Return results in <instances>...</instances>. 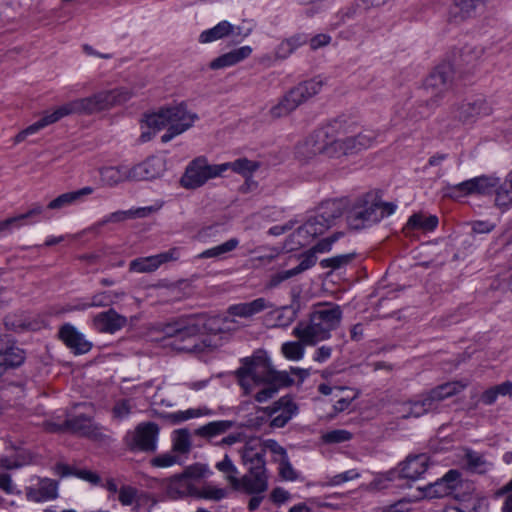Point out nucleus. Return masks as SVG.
<instances>
[{
  "instance_id": "1",
  "label": "nucleus",
  "mask_w": 512,
  "mask_h": 512,
  "mask_svg": "<svg viewBox=\"0 0 512 512\" xmlns=\"http://www.w3.org/2000/svg\"><path fill=\"white\" fill-rule=\"evenodd\" d=\"M232 322L227 317H210L189 315L179 317L171 322L160 324L155 329L165 338L173 339L171 345L180 352L201 353L209 344L206 339H200L204 333H220L229 329L227 324Z\"/></svg>"
},
{
  "instance_id": "2",
  "label": "nucleus",
  "mask_w": 512,
  "mask_h": 512,
  "mask_svg": "<svg viewBox=\"0 0 512 512\" xmlns=\"http://www.w3.org/2000/svg\"><path fill=\"white\" fill-rule=\"evenodd\" d=\"M135 94L132 88L121 87L100 91L88 97L72 100L56 108L53 112L45 113L43 117L32 124L31 130L38 132L65 116L73 114L91 115L109 110L115 106L126 103L135 96Z\"/></svg>"
},
{
  "instance_id": "3",
  "label": "nucleus",
  "mask_w": 512,
  "mask_h": 512,
  "mask_svg": "<svg viewBox=\"0 0 512 512\" xmlns=\"http://www.w3.org/2000/svg\"><path fill=\"white\" fill-rule=\"evenodd\" d=\"M135 94L132 88L121 87L100 91L88 97L72 100L56 108L53 112L45 113L43 117L32 124L31 130L38 132L65 116L73 114L91 115L109 110L115 106L126 103L135 96Z\"/></svg>"
},
{
  "instance_id": "4",
  "label": "nucleus",
  "mask_w": 512,
  "mask_h": 512,
  "mask_svg": "<svg viewBox=\"0 0 512 512\" xmlns=\"http://www.w3.org/2000/svg\"><path fill=\"white\" fill-rule=\"evenodd\" d=\"M342 316L339 305L331 302L316 303L309 314V320L300 321L292 334L307 345H316L331 337V332L340 326Z\"/></svg>"
},
{
  "instance_id": "5",
  "label": "nucleus",
  "mask_w": 512,
  "mask_h": 512,
  "mask_svg": "<svg viewBox=\"0 0 512 512\" xmlns=\"http://www.w3.org/2000/svg\"><path fill=\"white\" fill-rule=\"evenodd\" d=\"M197 119L198 116L187 111L183 104L161 109L146 116L145 123L153 131L142 132L140 140L141 142H148L154 137L156 131L167 128L166 133L161 136V141L167 143L192 127Z\"/></svg>"
},
{
  "instance_id": "6",
  "label": "nucleus",
  "mask_w": 512,
  "mask_h": 512,
  "mask_svg": "<svg viewBox=\"0 0 512 512\" xmlns=\"http://www.w3.org/2000/svg\"><path fill=\"white\" fill-rule=\"evenodd\" d=\"M353 123L341 116L330 121L321 130L309 135L303 143L297 147V154L300 158L309 160L317 155L323 154L328 158H334L333 138L343 136L352 132Z\"/></svg>"
},
{
  "instance_id": "7",
  "label": "nucleus",
  "mask_w": 512,
  "mask_h": 512,
  "mask_svg": "<svg viewBox=\"0 0 512 512\" xmlns=\"http://www.w3.org/2000/svg\"><path fill=\"white\" fill-rule=\"evenodd\" d=\"M395 209V204L383 202L376 193L369 192L357 199L349 210L347 223L351 229H363L390 216Z\"/></svg>"
},
{
  "instance_id": "8",
  "label": "nucleus",
  "mask_w": 512,
  "mask_h": 512,
  "mask_svg": "<svg viewBox=\"0 0 512 512\" xmlns=\"http://www.w3.org/2000/svg\"><path fill=\"white\" fill-rule=\"evenodd\" d=\"M239 383L248 394L254 385L261 383H275L276 385H291L293 380L286 372L274 370L269 361L262 357L246 360L244 365L237 370Z\"/></svg>"
},
{
  "instance_id": "9",
  "label": "nucleus",
  "mask_w": 512,
  "mask_h": 512,
  "mask_svg": "<svg viewBox=\"0 0 512 512\" xmlns=\"http://www.w3.org/2000/svg\"><path fill=\"white\" fill-rule=\"evenodd\" d=\"M242 462L248 467L243 476L244 491L248 494H260L267 490V475L264 449L259 444L249 441L241 451Z\"/></svg>"
},
{
  "instance_id": "10",
  "label": "nucleus",
  "mask_w": 512,
  "mask_h": 512,
  "mask_svg": "<svg viewBox=\"0 0 512 512\" xmlns=\"http://www.w3.org/2000/svg\"><path fill=\"white\" fill-rule=\"evenodd\" d=\"M323 83L317 79L303 81L288 90L276 104L268 111L271 119L276 120L287 117L300 105L317 95L322 89Z\"/></svg>"
},
{
  "instance_id": "11",
  "label": "nucleus",
  "mask_w": 512,
  "mask_h": 512,
  "mask_svg": "<svg viewBox=\"0 0 512 512\" xmlns=\"http://www.w3.org/2000/svg\"><path fill=\"white\" fill-rule=\"evenodd\" d=\"M454 79V66L451 63H442L427 77L424 90L430 96L426 105L435 108L440 104L444 95L450 90Z\"/></svg>"
},
{
  "instance_id": "12",
  "label": "nucleus",
  "mask_w": 512,
  "mask_h": 512,
  "mask_svg": "<svg viewBox=\"0 0 512 512\" xmlns=\"http://www.w3.org/2000/svg\"><path fill=\"white\" fill-rule=\"evenodd\" d=\"M159 431L155 422H142L125 434L123 442L131 452L153 453L157 448Z\"/></svg>"
},
{
  "instance_id": "13",
  "label": "nucleus",
  "mask_w": 512,
  "mask_h": 512,
  "mask_svg": "<svg viewBox=\"0 0 512 512\" xmlns=\"http://www.w3.org/2000/svg\"><path fill=\"white\" fill-rule=\"evenodd\" d=\"M226 171L225 165H210L206 158L195 159L186 168L181 184L188 189H195L204 185L209 179L220 176Z\"/></svg>"
},
{
  "instance_id": "14",
  "label": "nucleus",
  "mask_w": 512,
  "mask_h": 512,
  "mask_svg": "<svg viewBox=\"0 0 512 512\" xmlns=\"http://www.w3.org/2000/svg\"><path fill=\"white\" fill-rule=\"evenodd\" d=\"M378 133L372 130H364L354 136L333 138L334 158L350 156L370 148L376 141Z\"/></svg>"
},
{
  "instance_id": "15",
  "label": "nucleus",
  "mask_w": 512,
  "mask_h": 512,
  "mask_svg": "<svg viewBox=\"0 0 512 512\" xmlns=\"http://www.w3.org/2000/svg\"><path fill=\"white\" fill-rule=\"evenodd\" d=\"M342 215L339 205L335 202L321 206L320 212L310 217L299 229L300 234L317 237L327 231L334 221Z\"/></svg>"
},
{
  "instance_id": "16",
  "label": "nucleus",
  "mask_w": 512,
  "mask_h": 512,
  "mask_svg": "<svg viewBox=\"0 0 512 512\" xmlns=\"http://www.w3.org/2000/svg\"><path fill=\"white\" fill-rule=\"evenodd\" d=\"M58 481L50 478L33 477L24 488L28 501L42 503L55 500L58 497Z\"/></svg>"
},
{
  "instance_id": "17",
  "label": "nucleus",
  "mask_w": 512,
  "mask_h": 512,
  "mask_svg": "<svg viewBox=\"0 0 512 512\" xmlns=\"http://www.w3.org/2000/svg\"><path fill=\"white\" fill-rule=\"evenodd\" d=\"M485 0H452L447 14L451 24H462L478 16L483 10Z\"/></svg>"
},
{
  "instance_id": "18",
  "label": "nucleus",
  "mask_w": 512,
  "mask_h": 512,
  "mask_svg": "<svg viewBox=\"0 0 512 512\" xmlns=\"http://www.w3.org/2000/svg\"><path fill=\"white\" fill-rule=\"evenodd\" d=\"M460 484L461 473L451 469L443 477L427 484L422 491L425 497L440 498L452 494Z\"/></svg>"
},
{
  "instance_id": "19",
  "label": "nucleus",
  "mask_w": 512,
  "mask_h": 512,
  "mask_svg": "<svg viewBox=\"0 0 512 512\" xmlns=\"http://www.w3.org/2000/svg\"><path fill=\"white\" fill-rule=\"evenodd\" d=\"M297 410V405L287 396L281 397L271 406L263 408L265 414L273 417L270 422V426L273 428L284 427L297 413Z\"/></svg>"
},
{
  "instance_id": "20",
  "label": "nucleus",
  "mask_w": 512,
  "mask_h": 512,
  "mask_svg": "<svg viewBox=\"0 0 512 512\" xmlns=\"http://www.w3.org/2000/svg\"><path fill=\"white\" fill-rule=\"evenodd\" d=\"M180 252V248L173 247L157 255L137 258L130 262L129 270L137 273L153 272L163 263L177 261L180 258Z\"/></svg>"
},
{
  "instance_id": "21",
  "label": "nucleus",
  "mask_w": 512,
  "mask_h": 512,
  "mask_svg": "<svg viewBox=\"0 0 512 512\" xmlns=\"http://www.w3.org/2000/svg\"><path fill=\"white\" fill-rule=\"evenodd\" d=\"M498 179L490 176H479L450 187V196H466L471 194H486L496 187Z\"/></svg>"
},
{
  "instance_id": "22",
  "label": "nucleus",
  "mask_w": 512,
  "mask_h": 512,
  "mask_svg": "<svg viewBox=\"0 0 512 512\" xmlns=\"http://www.w3.org/2000/svg\"><path fill=\"white\" fill-rule=\"evenodd\" d=\"M491 112V106L482 97L464 101L457 105L453 111L454 117L463 123L473 122L479 117L490 115Z\"/></svg>"
},
{
  "instance_id": "23",
  "label": "nucleus",
  "mask_w": 512,
  "mask_h": 512,
  "mask_svg": "<svg viewBox=\"0 0 512 512\" xmlns=\"http://www.w3.org/2000/svg\"><path fill=\"white\" fill-rule=\"evenodd\" d=\"M58 334L59 338L74 354H86L92 348V343L86 340L85 336L69 323L61 326Z\"/></svg>"
},
{
  "instance_id": "24",
  "label": "nucleus",
  "mask_w": 512,
  "mask_h": 512,
  "mask_svg": "<svg viewBox=\"0 0 512 512\" xmlns=\"http://www.w3.org/2000/svg\"><path fill=\"white\" fill-rule=\"evenodd\" d=\"M64 425L74 433L101 441L105 438L102 428L93 423L91 418L85 415H78L65 420Z\"/></svg>"
},
{
  "instance_id": "25",
  "label": "nucleus",
  "mask_w": 512,
  "mask_h": 512,
  "mask_svg": "<svg viewBox=\"0 0 512 512\" xmlns=\"http://www.w3.org/2000/svg\"><path fill=\"white\" fill-rule=\"evenodd\" d=\"M127 323V318L112 308L98 313L93 318L94 328L101 333L113 334L124 328Z\"/></svg>"
},
{
  "instance_id": "26",
  "label": "nucleus",
  "mask_w": 512,
  "mask_h": 512,
  "mask_svg": "<svg viewBox=\"0 0 512 512\" xmlns=\"http://www.w3.org/2000/svg\"><path fill=\"white\" fill-rule=\"evenodd\" d=\"M165 171V162L159 157H149L142 163L131 167L132 180H152L159 177Z\"/></svg>"
},
{
  "instance_id": "27",
  "label": "nucleus",
  "mask_w": 512,
  "mask_h": 512,
  "mask_svg": "<svg viewBox=\"0 0 512 512\" xmlns=\"http://www.w3.org/2000/svg\"><path fill=\"white\" fill-rule=\"evenodd\" d=\"M250 29L243 31L241 27L233 26L228 21H221L213 28L203 31L199 36L200 43H210L216 40L223 39L229 35L247 37L250 34Z\"/></svg>"
},
{
  "instance_id": "28",
  "label": "nucleus",
  "mask_w": 512,
  "mask_h": 512,
  "mask_svg": "<svg viewBox=\"0 0 512 512\" xmlns=\"http://www.w3.org/2000/svg\"><path fill=\"white\" fill-rule=\"evenodd\" d=\"M197 484L186 478L183 473L167 479L166 493L171 499L195 497Z\"/></svg>"
},
{
  "instance_id": "29",
  "label": "nucleus",
  "mask_w": 512,
  "mask_h": 512,
  "mask_svg": "<svg viewBox=\"0 0 512 512\" xmlns=\"http://www.w3.org/2000/svg\"><path fill=\"white\" fill-rule=\"evenodd\" d=\"M429 457L419 454L408 457L400 464V474L403 478L417 480L428 470Z\"/></svg>"
},
{
  "instance_id": "30",
  "label": "nucleus",
  "mask_w": 512,
  "mask_h": 512,
  "mask_svg": "<svg viewBox=\"0 0 512 512\" xmlns=\"http://www.w3.org/2000/svg\"><path fill=\"white\" fill-rule=\"evenodd\" d=\"M484 49L475 45H464L455 58V65L458 69L469 72L482 58Z\"/></svg>"
},
{
  "instance_id": "31",
  "label": "nucleus",
  "mask_w": 512,
  "mask_h": 512,
  "mask_svg": "<svg viewBox=\"0 0 512 512\" xmlns=\"http://www.w3.org/2000/svg\"><path fill=\"white\" fill-rule=\"evenodd\" d=\"M272 306L265 298H257L251 302L231 305L228 308V314L248 318Z\"/></svg>"
},
{
  "instance_id": "32",
  "label": "nucleus",
  "mask_w": 512,
  "mask_h": 512,
  "mask_svg": "<svg viewBox=\"0 0 512 512\" xmlns=\"http://www.w3.org/2000/svg\"><path fill=\"white\" fill-rule=\"evenodd\" d=\"M251 53V47L243 46L215 58L210 62L209 67L213 70L230 67L248 58Z\"/></svg>"
},
{
  "instance_id": "33",
  "label": "nucleus",
  "mask_w": 512,
  "mask_h": 512,
  "mask_svg": "<svg viewBox=\"0 0 512 512\" xmlns=\"http://www.w3.org/2000/svg\"><path fill=\"white\" fill-rule=\"evenodd\" d=\"M154 211L155 209L152 206L139 207L126 211H116L105 216L101 221L97 223V226L101 227L108 223H120L128 219L145 218L152 214Z\"/></svg>"
},
{
  "instance_id": "34",
  "label": "nucleus",
  "mask_w": 512,
  "mask_h": 512,
  "mask_svg": "<svg viewBox=\"0 0 512 512\" xmlns=\"http://www.w3.org/2000/svg\"><path fill=\"white\" fill-rule=\"evenodd\" d=\"M131 176V167L125 165L110 166L100 170L101 181L109 187L116 186L124 181H133Z\"/></svg>"
},
{
  "instance_id": "35",
  "label": "nucleus",
  "mask_w": 512,
  "mask_h": 512,
  "mask_svg": "<svg viewBox=\"0 0 512 512\" xmlns=\"http://www.w3.org/2000/svg\"><path fill=\"white\" fill-rule=\"evenodd\" d=\"M215 468L224 475L225 480L234 490H244L243 477L238 478V469L233 464L229 455L215 464Z\"/></svg>"
},
{
  "instance_id": "36",
  "label": "nucleus",
  "mask_w": 512,
  "mask_h": 512,
  "mask_svg": "<svg viewBox=\"0 0 512 512\" xmlns=\"http://www.w3.org/2000/svg\"><path fill=\"white\" fill-rule=\"evenodd\" d=\"M92 192V187H84L77 191L63 193L50 201L47 208L51 210H60L80 201L84 196L90 195Z\"/></svg>"
},
{
  "instance_id": "37",
  "label": "nucleus",
  "mask_w": 512,
  "mask_h": 512,
  "mask_svg": "<svg viewBox=\"0 0 512 512\" xmlns=\"http://www.w3.org/2000/svg\"><path fill=\"white\" fill-rule=\"evenodd\" d=\"M233 427V422L228 420H218L207 423L206 425L200 426L194 431L196 436L211 440L217 436L226 433Z\"/></svg>"
},
{
  "instance_id": "38",
  "label": "nucleus",
  "mask_w": 512,
  "mask_h": 512,
  "mask_svg": "<svg viewBox=\"0 0 512 512\" xmlns=\"http://www.w3.org/2000/svg\"><path fill=\"white\" fill-rule=\"evenodd\" d=\"M438 225V218L434 215L425 216L421 213H415L409 217L405 230L409 233L413 230H422L424 232L433 231Z\"/></svg>"
},
{
  "instance_id": "39",
  "label": "nucleus",
  "mask_w": 512,
  "mask_h": 512,
  "mask_svg": "<svg viewBox=\"0 0 512 512\" xmlns=\"http://www.w3.org/2000/svg\"><path fill=\"white\" fill-rule=\"evenodd\" d=\"M44 211V208L40 204H33L31 208L23 214H19L17 216L5 219L0 221V232L9 230L12 226H21L24 224L25 220H30L35 217L40 216Z\"/></svg>"
},
{
  "instance_id": "40",
  "label": "nucleus",
  "mask_w": 512,
  "mask_h": 512,
  "mask_svg": "<svg viewBox=\"0 0 512 512\" xmlns=\"http://www.w3.org/2000/svg\"><path fill=\"white\" fill-rule=\"evenodd\" d=\"M465 467L470 472L484 474L489 469L490 463L478 452L471 449H466L463 456Z\"/></svg>"
},
{
  "instance_id": "41",
  "label": "nucleus",
  "mask_w": 512,
  "mask_h": 512,
  "mask_svg": "<svg viewBox=\"0 0 512 512\" xmlns=\"http://www.w3.org/2000/svg\"><path fill=\"white\" fill-rule=\"evenodd\" d=\"M466 386L467 383L465 382L453 381L438 385L430 391L432 392V395L436 397V400H438L440 403L441 401L458 394L464 390Z\"/></svg>"
},
{
  "instance_id": "42",
  "label": "nucleus",
  "mask_w": 512,
  "mask_h": 512,
  "mask_svg": "<svg viewBox=\"0 0 512 512\" xmlns=\"http://www.w3.org/2000/svg\"><path fill=\"white\" fill-rule=\"evenodd\" d=\"M307 42V37L301 34L294 35L290 38L283 40L277 47L275 55L279 59H286L298 47Z\"/></svg>"
},
{
  "instance_id": "43",
  "label": "nucleus",
  "mask_w": 512,
  "mask_h": 512,
  "mask_svg": "<svg viewBox=\"0 0 512 512\" xmlns=\"http://www.w3.org/2000/svg\"><path fill=\"white\" fill-rule=\"evenodd\" d=\"M239 245V240L237 238H231L226 242L207 249L198 255V258L206 259V258H217L223 259L225 254L232 252Z\"/></svg>"
},
{
  "instance_id": "44",
  "label": "nucleus",
  "mask_w": 512,
  "mask_h": 512,
  "mask_svg": "<svg viewBox=\"0 0 512 512\" xmlns=\"http://www.w3.org/2000/svg\"><path fill=\"white\" fill-rule=\"evenodd\" d=\"M222 165H225L226 170L231 169L245 178L251 177L260 166L258 162L251 161L247 158H239L233 162L223 163Z\"/></svg>"
},
{
  "instance_id": "45",
  "label": "nucleus",
  "mask_w": 512,
  "mask_h": 512,
  "mask_svg": "<svg viewBox=\"0 0 512 512\" xmlns=\"http://www.w3.org/2000/svg\"><path fill=\"white\" fill-rule=\"evenodd\" d=\"M398 412L402 414V418L407 419L409 417H420L430 410L423 401L422 397L419 400L407 401L400 405Z\"/></svg>"
},
{
  "instance_id": "46",
  "label": "nucleus",
  "mask_w": 512,
  "mask_h": 512,
  "mask_svg": "<svg viewBox=\"0 0 512 512\" xmlns=\"http://www.w3.org/2000/svg\"><path fill=\"white\" fill-rule=\"evenodd\" d=\"M495 205L501 209L512 206V182L507 177L495 190Z\"/></svg>"
},
{
  "instance_id": "47",
  "label": "nucleus",
  "mask_w": 512,
  "mask_h": 512,
  "mask_svg": "<svg viewBox=\"0 0 512 512\" xmlns=\"http://www.w3.org/2000/svg\"><path fill=\"white\" fill-rule=\"evenodd\" d=\"M212 411L206 407L201 408H190L185 411H178L174 413H170L167 418L174 424L181 423L183 421L198 418L201 416L211 415Z\"/></svg>"
},
{
  "instance_id": "48",
  "label": "nucleus",
  "mask_w": 512,
  "mask_h": 512,
  "mask_svg": "<svg viewBox=\"0 0 512 512\" xmlns=\"http://www.w3.org/2000/svg\"><path fill=\"white\" fill-rule=\"evenodd\" d=\"M191 449L190 433L187 429H178L174 431L172 438V451L175 453L186 454Z\"/></svg>"
},
{
  "instance_id": "49",
  "label": "nucleus",
  "mask_w": 512,
  "mask_h": 512,
  "mask_svg": "<svg viewBox=\"0 0 512 512\" xmlns=\"http://www.w3.org/2000/svg\"><path fill=\"white\" fill-rule=\"evenodd\" d=\"M227 496V490L211 484H205L202 487L197 486L195 498L212 501H220Z\"/></svg>"
},
{
  "instance_id": "50",
  "label": "nucleus",
  "mask_w": 512,
  "mask_h": 512,
  "mask_svg": "<svg viewBox=\"0 0 512 512\" xmlns=\"http://www.w3.org/2000/svg\"><path fill=\"white\" fill-rule=\"evenodd\" d=\"M298 340L299 341L286 342L282 345L281 351L287 359L297 361L303 358L304 345L306 344L303 343L300 339Z\"/></svg>"
},
{
  "instance_id": "51",
  "label": "nucleus",
  "mask_w": 512,
  "mask_h": 512,
  "mask_svg": "<svg viewBox=\"0 0 512 512\" xmlns=\"http://www.w3.org/2000/svg\"><path fill=\"white\" fill-rule=\"evenodd\" d=\"M254 442H255V444H259V448L264 449V455L266 454L267 451L270 452L271 454H273L274 461L280 462L281 460L288 457L286 450L280 444H278V442H276L273 439H268L263 442H260V441H254Z\"/></svg>"
},
{
  "instance_id": "52",
  "label": "nucleus",
  "mask_w": 512,
  "mask_h": 512,
  "mask_svg": "<svg viewBox=\"0 0 512 512\" xmlns=\"http://www.w3.org/2000/svg\"><path fill=\"white\" fill-rule=\"evenodd\" d=\"M355 257V253L337 255L331 258L323 259L320 262L322 268L339 269L348 265Z\"/></svg>"
},
{
  "instance_id": "53",
  "label": "nucleus",
  "mask_w": 512,
  "mask_h": 512,
  "mask_svg": "<svg viewBox=\"0 0 512 512\" xmlns=\"http://www.w3.org/2000/svg\"><path fill=\"white\" fill-rule=\"evenodd\" d=\"M25 359V353L22 349L13 346L7 351V353L3 356V362L8 368H15L20 366Z\"/></svg>"
},
{
  "instance_id": "54",
  "label": "nucleus",
  "mask_w": 512,
  "mask_h": 512,
  "mask_svg": "<svg viewBox=\"0 0 512 512\" xmlns=\"http://www.w3.org/2000/svg\"><path fill=\"white\" fill-rule=\"evenodd\" d=\"M182 473L186 478L191 479L196 484L198 480L207 476L209 468L206 464L195 463L187 466Z\"/></svg>"
},
{
  "instance_id": "55",
  "label": "nucleus",
  "mask_w": 512,
  "mask_h": 512,
  "mask_svg": "<svg viewBox=\"0 0 512 512\" xmlns=\"http://www.w3.org/2000/svg\"><path fill=\"white\" fill-rule=\"evenodd\" d=\"M297 318V308L294 306L282 307L277 315V325L281 327H287Z\"/></svg>"
},
{
  "instance_id": "56",
  "label": "nucleus",
  "mask_w": 512,
  "mask_h": 512,
  "mask_svg": "<svg viewBox=\"0 0 512 512\" xmlns=\"http://www.w3.org/2000/svg\"><path fill=\"white\" fill-rule=\"evenodd\" d=\"M352 438V434L344 429H337L326 432L322 435V440L325 443H342L349 441Z\"/></svg>"
},
{
  "instance_id": "57",
  "label": "nucleus",
  "mask_w": 512,
  "mask_h": 512,
  "mask_svg": "<svg viewBox=\"0 0 512 512\" xmlns=\"http://www.w3.org/2000/svg\"><path fill=\"white\" fill-rule=\"evenodd\" d=\"M174 453L175 452L172 451V452L160 454V455L154 457L151 460L152 466L165 468V467H170L176 463H179V457L177 455H175Z\"/></svg>"
},
{
  "instance_id": "58",
  "label": "nucleus",
  "mask_w": 512,
  "mask_h": 512,
  "mask_svg": "<svg viewBox=\"0 0 512 512\" xmlns=\"http://www.w3.org/2000/svg\"><path fill=\"white\" fill-rule=\"evenodd\" d=\"M138 490L132 486L124 485L119 489V502L124 506L133 504L137 497Z\"/></svg>"
},
{
  "instance_id": "59",
  "label": "nucleus",
  "mask_w": 512,
  "mask_h": 512,
  "mask_svg": "<svg viewBox=\"0 0 512 512\" xmlns=\"http://www.w3.org/2000/svg\"><path fill=\"white\" fill-rule=\"evenodd\" d=\"M317 262V256L316 254L309 249L301 256V262L298 266L294 267L293 269L297 271V275L308 270L309 268L313 267Z\"/></svg>"
},
{
  "instance_id": "60",
  "label": "nucleus",
  "mask_w": 512,
  "mask_h": 512,
  "mask_svg": "<svg viewBox=\"0 0 512 512\" xmlns=\"http://www.w3.org/2000/svg\"><path fill=\"white\" fill-rule=\"evenodd\" d=\"M266 387L261 389L255 394V400L257 402H265L271 399L280 387H286L287 385H276L275 383H265Z\"/></svg>"
},
{
  "instance_id": "61",
  "label": "nucleus",
  "mask_w": 512,
  "mask_h": 512,
  "mask_svg": "<svg viewBox=\"0 0 512 512\" xmlns=\"http://www.w3.org/2000/svg\"><path fill=\"white\" fill-rule=\"evenodd\" d=\"M360 477L359 472L356 469H351L343 473H339L330 478V485H340L342 483L357 479Z\"/></svg>"
},
{
  "instance_id": "62",
  "label": "nucleus",
  "mask_w": 512,
  "mask_h": 512,
  "mask_svg": "<svg viewBox=\"0 0 512 512\" xmlns=\"http://www.w3.org/2000/svg\"><path fill=\"white\" fill-rule=\"evenodd\" d=\"M297 275V271H295L293 268L278 272L271 276L269 282L267 283L268 288H275L278 285H280L283 281L292 278Z\"/></svg>"
},
{
  "instance_id": "63",
  "label": "nucleus",
  "mask_w": 512,
  "mask_h": 512,
  "mask_svg": "<svg viewBox=\"0 0 512 512\" xmlns=\"http://www.w3.org/2000/svg\"><path fill=\"white\" fill-rule=\"evenodd\" d=\"M132 408L130 400L122 399L114 405L113 414L116 418L123 419L131 413Z\"/></svg>"
},
{
  "instance_id": "64",
  "label": "nucleus",
  "mask_w": 512,
  "mask_h": 512,
  "mask_svg": "<svg viewBox=\"0 0 512 512\" xmlns=\"http://www.w3.org/2000/svg\"><path fill=\"white\" fill-rule=\"evenodd\" d=\"M279 473L285 480H295L297 478V473L289 462L288 457L279 462Z\"/></svg>"
}]
</instances>
